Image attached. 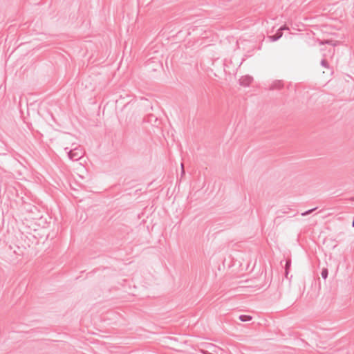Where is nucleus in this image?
I'll return each mask as SVG.
<instances>
[{
  "instance_id": "nucleus-1",
  "label": "nucleus",
  "mask_w": 354,
  "mask_h": 354,
  "mask_svg": "<svg viewBox=\"0 0 354 354\" xmlns=\"http://www.w3.org/2000/svg\"><path fill=\"white\" fill-rule=\"evenodd\" d=\"M64 151L66 152L68 158L72 161H77L84 155V150L80 147L77 145H75L73 148L66 147H64Z\"/></svg>"
},
{
  "instance_id": "nucleus-13",
  "label": "nucleus",
  "mask_w": 354,
  "mask_h": 354,
  "mask_svg": "<svg viewBox=\"0 0 354 354\" xmlns=\"http://www.w3.org/2000/svg\"><path fill=\"white\" fill-rule=\"evenodd\" d=\"M14 252H15V254H18V252H17L16 250H14Z\"/></svg>"
},
{
  "instance_id": "nucleus-5",
  "label": "nucleus",
  "mask_w": 354,
  "mask_h": 354,
  "mask_svg": "<svg viewBox=\"0 0 354 354\" xmlns=\"http://www.w3.org/2000/svg\"><path fill=\"white\" fill-rule=\"evenodd\" d=\"M239 318L241 322H248L252 319V317L250 315H241Z\"/></svg>"
},
{
  "instance_id": "nucleus-3",
  "label": "nucleus",
  "mask_w": 354,
  "mask_h": 354,
  "mask_svg": "<svg viewBox=\"0 0 354 354\" xmlns=\"http://www.w3.org/2000/svg\"><path fill=\"white\" fill-rule=\"evenodd\" d=\"M283 30H288V28H287L286 26H282L281 27L278 31L277 32V33L272 36H270V39L272 41H275L277 40H278L279 39H280L281 37H282V32L281 31Z\"/></svg>"
},
{
  "instance_id": "nucleus-10",
  "label": "nucleus",
  "mask_w": 354,
  "mask_h": 354,
  "mask_svg": "<svg viewBox=\"0 0 354 354\" xmlns=\"http://www.w3.org/2000/svg\"><path fill=\"white\" fill-rule=\"evenodd\" d=\"M317 207H315V208H313V209H308L303 213H301V216H306V215H308L310 214V213H312L313 211H315Z\"/></svg>"
},
{
  "instance_id": "nucleus-6",
  "label": "nucleus",
  "mask_w": 354,
  "mask_h": 354,
  "mask_svg": "<svg viewBox=\"0 0 354 354\" xmlns=\"http://www.w3.org/2000/svg\"><path fill=\"white\" fill-rule=\"evenodd\" d=\"M290 266H291V259H288L286 260V265H285V270H286V276L288 274V270L290 269Z\"/></svg>"
},
{
  "instance_id": "nucleus-2",
  "label": "nucleus",
  "mask_w": 354,
  "mask_h": 354,
  "mask_svg": "<svg viewBox=\"0 0 354 354\" xmlns=\"http://www.w3.org/2000/svg\"><path fill=\"white\" fill-rule=\"evenodd\" d=\"M253 78L250 75L242 76L239 80V83L241 86H248L252 82Z\"/></svg>"
},
{
  "instance_id": "nucleus-4",
  "label": "nucleus",
  "mask_w": 354,
  "mask_h": 354,
  "mask_svg": "<svg viewBox=\"0 0 354 354\" xmlns=\"http://www.w3.org/2000/svg\"><path fill=\"white\" fill-rule=\"evenodd\" d=\"M283 86V83L281 80H274L270 86V90H279Z\"/></svg>"
},
{
  "instance_id": "nucleus-12",
  "label": "nucleus",
  "mask_w": 354,
  "mask_h": 354,
  "mask_svg": "<svg viewBox=\"0 0 354 354\" xmlns=\"http://www.w3.org/2000/svg\"><path fill=\"white\" fill-rule=\"evenodd\" d=\"M352 226L354 227V218H353V223H352Z\"/></svg>"
},
{
  "instance_id": "nucleus-8",
  "label": "nucleus",
  "mask_w": 354,
  "mask_h": 354,
  "mask_svg": "<svg viewBox=\"0 0 354 354\" xmlns=\"http://www.w3.org/2000/svg\"><path fill=\"white\" fill-rule=\"evenodd\" d=\"M320 64H321L322 66H323L324 68H329V64L325 59H322Z\"/></svg>"
},
{
  "instance_id": "nucleus-7",
  "label": "nucleus",
  "mask_w": 354,
  "mask_h": 354,
  "mask_svg": "<svg viewBox=\"0 0 354 354\" xmlns=\"http://www.w3.org/2000/svg\"><path fill=\"white\" fill-rule=\"evenodd\" d=\"M328 270L326 268L322 269V272H321L322 277L323 279H326L328 277Z\"/></svg>"
},
{
  "instance_id": "nucleus-11",
  "label": "nucleus",
  "mask_w": 354,
  "mask_h": 354,
  "mask_svg": "<svg viewBox=\"0 0 354 354\" xmlns=\"http://www.w3.org/2000/svg\"><path fill=\"white\" fill-rule=\"evenodd\" d=\"M181 167H182V174H183L185 173V171H184V168H183V165L181 164Z\"/></svg>"
},
{
  "instance_id": "nucleus-9",
  "label": "nucleus",
  "mask_w": 354,
  "mask_h": 354,
  "mask_svg": "<svg viewBox=\"0 0 354 354\" xmlns=\"http://www.w3.org/2000/svg\"><path fill=\"white\" fill-rule=\"evenodd\" d=\"M320 44H330V45H332L334 46H336V42H334L333 40H326L324 41H321Z\"/></svg>"
}]
</instances>
